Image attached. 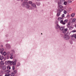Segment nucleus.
<instances>
[{"label":"nucleus","mask_w":76,"mask_h":76,"mask_svg":"<svg viewBox=\"0 0 76 76\" xmlns=\"http://www.w3.org/2000/svg\"><path fill=\"white\" fill-rule=\"evenodd\" d=\"M28 2H23V4H22L21 6L23 7H24L26 6V8L27 9H30L31 8V7L29 6V4H32V1H30Z\"/></svg>","instance_id":"1"},{"label":"nucleus","mask_w":76,"mask_h":76,"mask_svg":"<svg viewBox=\"0 0 76 76\" xmlns=\"http://www.w3.org/2000/svg\"><path fill=\"white\" fill-rule=\"evenodd\" d=\"M2 51L1 52V53L2 54V56H5L6 55V52H4V53L3 51L4 50L3 48H2Z\"/></svg>","instance_id":"2"},{"label":"nucleus","mask_w":76,"mask_h":76,"mask_svg":"<svg viewBox=\"0 0 76 76\" xmlns=\"http://www.w3.org/2000/svg\"><path fill=\"white\" fill-rule=\"evenodd\" d=\"M64 39L67 40L69 39V37L68 36H66V35L64 37Z\"/></svg>","instance_id":"3"},{"label":"nucleus","mask_w":76,"mask_h":76,"mask_svg":"<svg viewBox=\"0 0 76 76\" xmlns=\"http://www.w3.org/2000/svg\"><path fill=\"white\" fill-rule=\"evenodd\" d=\"M60 26L58 25V24H56V26H55V28L56 29H59Z\"/></svg>","instance_id":"4"},{"label":"nucleus","mask_w":76,"mask_h":76,"mask_svg":"<svg viewBox=\"0 0 76 76\" xmlns=\"http://www.w3.org/2000/svg\"><path fill=\"white\" fill-rule=\"evenodd\" d=\"M14 61V62H13V66H15L16 65V63L17 62V59H15Z\"/></svg>","instance_id":"5"},{"label":"nucleus","mask_w":76,"mask_h":76,"mask_svg":"<svg viewBox=\"0 0 76 76\" xmlns=\"http://www.w3.org/2000/svg\"><path fill=\"white\" fill-rule=\"evenodd\" d=\"M60 1H59L58 2V5H59L60 4H61V3H63L64 2V0H60Z\"/></svg>","instance_id":"6"},{"label":"nucleus","mask_w":76,"mask_h":76,"mask_svg":"<svg viewBox=\"0 0 76 76\" xmlns=\"http://www.w3.org/2000/svg\"><path fill=\"white\" fill-rule=\"evenodd\" d=\"M6 47L8 49H10V45L9 44H7L6 45Z\"/></svg>","instance_id":"7"},{"label":"nucleus","mask_w":76,"mask_h":76,"mask_svg":"<svg viewBox=\"0 0 76 76\" xmlns=\"http://www.w3.org/2000/svg\"><path fill=\"white\" fill-rule=\"evenodd\" d=\"M13 61H7V63H10V64H11V65H12V64H13Z\"/></svg>","instance_id":"8"},{"label":"nucleus","mask_w":76,"mask_h":76,"mask_svg":"<svg viewBox=\"0 0 76 76\" xmlns=\"http://www.w3.org/2000/svg\"><path fill=\"white\" fill-rule=\"evenodd\" d=\"M60 13H60V12H59V11H57L56 14L57 16L58 17L59 16H60Z\"/></svg>","instance_id":"9"},{"label":"nucleus","mask_w":76,"mask_h":76,"mask_svg":"<svg viewBox=\"0 0 76 76\" xmlns=\"http://www.w3.org/2000/svg\"><path fill=\"white\" fill-rule=\"evenodd\" d=\"M6 69V66L4 65H3L2 66V70H5Z\"/></svg>","instance_id":"10"},{"label":"nucleus","mask_w":76,"mask_h":76,"mask_svg":"<svg viewBox=\"0 0 76 76\" xmlns=\"http://www.w3.org/2000/svg\"><path fill=\"white\" fill-rule=\"evenodd\" d=\"M11 56H10V58L11 59H13V55L12 53H11L10 54Z\"/></svg>","instance_id":"11"},{"label":"nucleus","mask_w":76,"mask_h":76,"mask_svg":"<svg viewBox=\"0 0 76 76\" xmlns=\"http://www.w3.org/2000/svg\"><path fill=\"white\" fill-rule=\"evenodd\" d=\"M63 9L60 8L59 9L58 11L59 12H60V13H61V12H63Z\"/></svg>","instance_id":"12"},{"label":"nucleus","mask_w":76,"mask_h":76,"mask_svg":"<svg viewBox=\"0 0 76 76\" xmlns=\"http://www.w3.org/2000/svg\"><path fill=\"white\" fill-rule=\"evenodd\" d=\"M31 6L33 7H36V5L35 4H32Z\"/></svg>","instance_id":"13"},{"label":"nucleus","mask_w":76,"mask_h":76,"mask_svg":"<svg viewBox=\"0 0 76 76\" xmlns=\"http://www.w3.org/2000/svg\"><path fill=\"white\" fill-rule=\"evenodd\" d=\"M10 76V73L9 72H7L6 73L5 76Z\"/></svg>","instance_id":"14"},{"label":"nucleus","mask_w":76,"mask_h":76,"mask_svg":"<svg viewBox=\"0 0 76 76\" xmlns=\"http://www.w3.org/2000/svg\"><path fill=\"white\" fill-rule=\"evenodd\" d=\"M64 29V27H60L59 29L61 30V31H63V29Z\"/></svg>","instance_id":"15"},{"label":"nucleus","mask_w":76,"mask_h":76,"mask_svg":"<svg viewBox=\"0 0 76 76\" xmlns=\"http://www.w3.org/2000/svg\"><path fill=\"white\" fill-rule=\"evenodd\" d=\"M64 2H63V3H64V5H67V2L66 1H64Z\"/></svg>","instance_id":"16"},{"label":"nucleus","mask_w":76,"mask_h":76,"mask_svg":"<svg viewBox=\"0 0 76 76\" xmlns=\"http://www.w3.org/2000/svg\"><path fill=\"white\" fill-rule=\"evenodd\" d=\"M71 37H72V38H76V34H74L72 36H71Z\"/></svg>","instance_id":"17"},{"label":"nucleus","mask_w":76,"mask_h":76,"mask_svg":"<svg viewBox=\"0 0 76 76\" xmlns=\"http://www.w3.org/2000/svg\"><path fill=\"white\" fill-rule=\"evenodd\" d=\"M67 30H68V29L67 28H66L65 29H64V30L63 31V33H64L65 32H66V31H67Z\"/></svg>","instance_id":"18"},{"label":"nucleus","mask_w":76,"mask_h":76,"mask_svg":"<svg viewBox=\"0 0 76 76\" xmlns=\"http://www.w3.org/2000/svg\"><path fill=\"white\" fill-rule=\"evenodd\" d=\"M20 63L18 62L16 65V66L17 67H19V66H20Z\"/></svg>","instance_id":"19"},{"label":"nucleus","mask_w":76,"mask_h":76,"mask_svg":"<svg viewBox=\"0 0 76 76\" xmlns=\"http://www.w3.org/2000/svg\"><path fill=\"white\" fill-rule=\"evenodd\" d=\"M58 7H59V8H63V6L62 5H58Z\"/></svg>","instance_id":"20"},{"label":"nucleus","mask_w":76,"mask_h":76,"mask_svg":"<svg viewBox=\"0 0 76 76\" xmlns=\"http://www.w3.org/2000/svg\"><path fill=\"white\" fill-rule=\"evenodd\" d=\"M5 72L7 73H9V72H10V71L9 70V69H7V70H5Z\"/></svg>","instance_id":"21"},{"label":"nucleus","mask_w":76,"mask_h":76,"mask_svg":"<svg viewBox=\"0 0 76 76\" xmlns=\"http://www.w3.org/2000/svg\"><path fill=\"white\" fill-rule=\"evenodd\" d=\"M75 15V13H73L71 14V16L72 17H74Z\"/></svg>","instance_id":"22"},{"label":"nucleus","mask_w":76,"mask_h":76,"mask_svg":"<svg viewBox=\"0 0 76 76\" xmlns=\"http://www.w3.org/2000/svg\"><path fill=\"white\" fill-rule=\"evenodd\" d=\"M4 58V57H3V56H1V57L0 58V60H3V59Z\"/></svg>","instance_id":"23"},{"label":"nucleus","mask_w":76,"mask_h":76,"mask_svg":"<svg viewBox=\"0 0 76 76\" xmlns=\"http://www.w3.org/2000/svg\"><path fill=\"white\" fill-rule=\"evenodd\" d=\"M4 62H3V61H1V65H4Z\"/></svg>","instance_id":"24"},{"label":"nucleus","mask_w":76,"mask_h":76,"mask_svg":"<svg viewBox=\"0 0 76 76\" xmlns=\"http://www.w3.org/2000/svg\"><path fill=\"white\" fill-rule=\"evenodd\" d=\"M76 19L75 18H73L72 20V22H75L76 21Z\"/></svg>","instance_id":"25"},{"label":"nucleus","mask_w":76,"mask_h":76,"mask_svg":"<svg viewBox=\"0 0 76 76\" xmlns=\"http://www.w3.org/2000/svg\"><path fill=\"white\" fill-rule=\"evenodd\" d=\"M11 76H15V73L13 72H12L11 74Z\"/></svg>","instance_id":"26"},{"label":"nucleus","mask_w":76,"mask_h":76,"mask_svg":"<svg viewBox=\"0 0 76 76\" xmlns=\"http://www.w3.org/2000/svg\"><path fill=\"white\" fill-rule=\"evenodd\" d=\"M64 13L65 15H66L67 13V11L66 10H64Z\"/></svg>","instance_id":"27"},{"label":"nucleus","mask_w":76,"mask_h":76,"mask_svg":"<svg viewBox=\"0 0 76 76\" xmlns=\"http://www.w3.org/2000/svg\"><path fill=\"white\" fill-rule=\"evenodd\" d=\"M55 24L57 25V24H58V21H55Z\"/></svg>","instance_id":"28"},{"label":"nucleus","mask_w":76,"mask_h":76,"mask_svg":"<svg viewBox=\"0 0 76 76\" xmlns=\"http://www.w3.org/2000/svg\"><path fill=\"white\" fill-rule=\"evenodd\" d=\"M14 72L15 74H16L17 73V71L16 70H15L14 71Z\"/></svg>","instance_id":"29"},{"label":"nucleus","mask_w":76,"mask_h":76,"mask_svg":"<svg viewBox=\"0 0 76 76\" xmlns=\"http://www.w3.org/2000/svg\"><path fill=\"white\" fill-rule=\"evenodd\" d=\"M64 22H65V23L67 22H68V20L67 19L65 20L64 21Z\"/></svg>","instance_id":"30"},{"label":"nucleus","mask_w":76,"mask_h":76,"mask_svg":"<svg viewBox=\"0 0 76 76\" xmlns=\"http://www.w3.org/2000/svg\"><path fill=\"white\" fill-rule=\"evenodd\" d=\"M63 19V18H62L61 17V18H58V20H59L60 19Z\"/></svg>","instance_id":"31"},{"label":"nucleus","mask_w":76,"mask_h":76,"mask_svg":"<svg viewBox=\"0 0 76 76\" xmlns=\"http://www.w3.org/2000/svg\"><path fill=\"white\" fill-rule=\"evenodd\" d=\"M37 6H39V5H40V3H37Z\"/></svg>","instance_id":"32"},{"label":"nucleus","mask_w":76,"mask_h":76,"mask_svg":"<svg viewBox=\"0 0 76 76\" xmlns=\"http://www.w3.org/2000/svg\"><path fill=\"white\" fill-rule=\"evenodd\" d=\"M62 18H64V14H63L62 15Z\"/></svg>","instance_id":"33"},{"label":"nucleus","mask_w":76,"mask_h":76,"mask_svg":"<svg viewBox=\"0 0 76 76\" xmlns=\"http://www.w3.org/2000/svg\"><path fill=\"white\" fill-rule=\"evenodd\" d=\"M63 20H61L60 21V23H63Z\"/></svg>","instance_id":"34"},{"label":"nucleus","mask_w":76,"mask_h":76,"mask_svg":"<svg viewBox=\"0 0 76 76\" xmlns=\"http://www.w3.org/2000/svg\"><path fill=\"white\" fill-rule=\"evenodd\" d=\"M15 66H12V70H15Z\"/></svg>","instance_id":"35"},{"label":"nucleus","mask_w":76,"mask_h":76,"mask_svg":"<svg viewBox=\"0 0 76 76\" xmlns=\"http://www.w3.org/2000/svg\"><path fill=\"white\" fill-rule=\"evenodd\" d=\"M62 24H63V25H65V24H66V23H65V22H64H64H63V21Z\"/></svg>","instance_id":"36"},{"label":"nucleus","mask_w":76,"mask_h":76,"mask_svg":"<svg viewBox=\"0 0 76 76\" xmlns=\"http://www.w3.org/2000/svg\"><path fill=\"white\" fill-rule=\"evenodd\" d=\"M72 32H76V30H73L72 31Z\"/></svg>","instance_id":"37"},{"label":"nucleus","mask_w":76,"mask_h":76,"mask_svg":"<svg viewBox=\"0 0 76 76\" xmlns=\"http://www.w3.org/2000/svg\"><path fill=\"white\" fill-rule=\"evenodd\" d=\"M9 67H10L9 66H8L7 67V69H9Z\"/></svg>","instance_id":"38"},{"label":"nucleus","mask_w":76,"mask_h":76,"mask_svg":"<svg viewBox=\"0 0 76 76\" xmlns=\"http://www.w3.org/2000/svg\"><path fill=\"white\" fill-rule=\"evenodd\" d=\"M68 2H69V3H72V1H68Z\"/></svg>","instance_id":"39"},{"label":"nucleus","mask_w":76,"mask_h":76,"mask_svg":"<svg viewBox=\"0 0 76 76\" xmlns=\"http://www.w3.org/2000/svg\"><path fill=\"white\" fill-rule=\"evenodd\" d=\"M2 51V49H1H1L0 48V52L1 53V52Z\"/></svg>","instance_id":"40"},{"label":"nucleus","mask_w":76,"mask_h":76,"mask_svg":"<svg viewBox=\"0 0 76 76\" xmlns=\"http://www.w3.org/2000/svg\"><path fill=\"white\" fill-rule=\"evenodd\" d=\"M70 43L71 44H72L73 43V42H72V41H71L70 42Z\"/></svg>","instance_id":"41"},{"label":"nucleus","mask_w":76,"mask_h":76,"mask_svg":"<svg viewBox=\"0 0 76 76\" xmlns=\"http://www.w3.org/2000/svg\"><path fill=\"white\" fill-rule=\"evenodd\" d=\"M9 69H11V67L10 66V67H9V68H8V69L9 70Z\"/></svg>","instance_id":"42"},{"label":"nucleus","mask_w":76,"mask_h":76,"mask_svg":"<svg viewBox=\"0 0 76 76\" xmlns=\"http://www.w3.org/2000/svg\"><path fill=\"white\" fill-rule=\"evenodd\" d=\"M9 58V57L8 56H7V59H8V58Z\"/></svg>","instance_id":"43"},{"label":"nucleus","mask_w":76,"mask_h":76,"mask_svg":"<svg viewBox=\"0 0 76 76\" xmlns=\"http://www.w3.org/2000/svg\"><path fill=\"white\" fill-rule=\"evenodd\" d=\"M25 1H28V0H24Z\"/></svg>","instance_id":"44"},{"label":"nucleus","mask_w":76,"mask_h":76,"mask_svg":"<svg viewBox=\"0 0 76 76\" xmlns=\"http://www.w3.org/2000/svg\"><path fill=\"white\" fill-rule=\"evenodd\" d=\"M13 53H15V51L14 50L13 51Z\"/></svg>","instance_id":"45"},{"label":"nucleus","mask_w":76,"mask_h":76,"mask_svg":"<svg viewBox=\"0 0 76 76\" xmlns=\"http://www.w3.org/2000/svg\"><path fill=\"white\" fill-rule=\"evenodd\" d=\"M69 16V15H68L67 17H68V16Z\"/></svg>","instance_id":"46"},{"label":"nucleus","mask_w":76,"mask_h":76,"mask_svg":"<svg viewBox=\"0 0 76 76\" xmlns=\"http://www.w3.org/2000/svg\"><path fill=\"white\" fill-rule=\"evenodd\" d=\"M40 0H37V1H40Z\"/></svg>","instance_id":"47"},{"label":"nucleus","mask_w":76,"mask_h":76,"mask_svg":"<svg viewBox=\"0 0 76 76\" xmlns=\"http://www.w3.org/2000/svg\"><path fill=\"white\" fill-rule=\"evenodd\" d=\"M75 28H76V24L75 25Z\"/></svg>","instance_id":"48"},{"label":"nucleus","mask_w":76,"mask_h":76,"mask_svg":"<svg viewBox=\"0 0 76 76\" xmlns=\"http://www.w3.org/2000/svg\"><path fill=\"white\" fill-rule=\"evenodd\" d=\"M23 0H21V1H23Z\"/></svg>","instance_id":"49"},{"label":"nucleus","mask_w":76,"mask_h":76,"mask_svg":"<svg viewBox=\"0 0 76 76\" xmlns=\"http://www.w3.org/2000/svg\"><path fill=\"white\" fill-rule=\"evenodd\" d=\"M7 35H6V37H7Z\"/></svg>","instance_id":"50"},{"label":"nucleus","mask_w":76,"mask_h":76,"mask_svg":"<svg viewBox=\"0 0 76 76\" xmlns=\"http://www.w3.org/2000/svg\"><path fill=\"white\" fill-rule=\"evenodd\" d=\"M41 34L42 35V33H41Z\"/></svg>","instance_id":"51"},{"label":"nucleus","mask_w":76,"mask_h":76,"mask_svg":"<svg viewBox=\"0 0 76 76\" xmlns=\"http://www.w3.org/2000/svg\"><path fill=\"white\" fill-rule=\"evenodd\" d=\"M18 1H19V0H17Z\"/></svg>","instance_id":"52"},{"label":"nucleus","mask_w":76,"mask_h":76,"mask_svg":"<svg viewBox=\"0 0 76 76\" xmlns=\"http://www.w3.org/2000/svg\"><path fill=\"white\" fill-rule=\"evenodd\" d=\"M2 47H3V45H2Z\"/></svg>","instance_id":"53"},{"label":"nucleus","mask_w":76,"mask_h":76,"mask_svg":"<svg viewBox=\"0 0 76 76\" xmlns=\"http://www.w3.org/2000/svg\"><path fill=\"white\" fill-rule=\"evenodd\" d=\"M0 76H2V75H0Z\"/></svg>","instance_id":"54"}]
</instances>
